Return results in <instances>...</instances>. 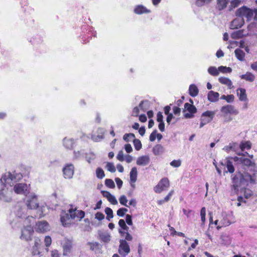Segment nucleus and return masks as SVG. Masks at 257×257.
I'll list each match as a JSON object with an SVG mask.
<instances>
[{
  "label": "nucleus",
  "mask_w": 257,
  "mask_h": 257,
  "mask_svg": "<svg viewBox=\"0 0 257 257\" xmlns=\"http://www.w3.org/2000/svg\"><path fill=\"white\" fill-rule=\"evenodd\" d=\"M255 176V174L251 176L244 171L242 172L240 171L236 172L232 178V185L231 186V189L237 193L239 188L244 189V197L246 199L249 198L252 195L253 192L251 190L246 189L245 187L249 183H256Z\"/></svg>",
  "instance_id": "nucleus-1"
},
{
  "label": "nucleus",
  "mask_w": 257,
  "mask_h": 257,
  "mask_svg": "<svg viewBox=\"0 0 257 257\" xmlns=\"http://www.w3.org/2000/svg\"><path fill=\"white\" fill-rule=\"evenodd\" d=\"M2 177L6 184L10 186L9 188H12L13 186L22 179L23 175L21 173H18L15 171L12 172H6Z\"/></svg>",
  "instance_id": "nucleus-2"
},
{
  "label": "nucleus",
  "mask_w": 257,
  "mask_h": 257,
  "mask_svg": "<svg viewBox=\"0 0 257 257\" xmlns=\"http://www.w3.org/2000/svg\"><path fill=\"white\" fill-rule=\"evenodd\" d=\"M3 181L2 177L0 178V200L10 202L12 199V189L7 187V185Z\"/></svg>",
  "instance_id": "nucleus-3"
},
{
  "label": "nucleus",
  "mask_w": 257,
  "mask_h": 257,
  "mask_svg": "<svg viewBox=\"0 0 257 257\" xmlns=\"http://www.w3.org/2000/svg\"><path fill=\"white\" fill-rule=\"evenodd\" d=\"M26 205L30 209H38L40 212L39 217H42L44 216L45 207L43 206L41 207L40 209L39 208L38 199L36 195L31 194L27 197Z\"/></svg>",
  "instance_id": "nucleus-4"
},
{
  "label": "nucleus",
  "mask_w": 257,
  "mask_h": 257,
  "mask_svg": "<svg viewBox=\"0 0 257 257\" xmlns=\"http://www.w3.org/2000/svg\"><path fill=\"white\" fill-rule=\"evenodd\" d=\"M235 16L243 19L245 18L248 21H250L253 16V10L246 6H242L236 10Z\"/></svg>",
  "instance_id": "nucleus-5"
},
{
  "label": "nucleus",
  "mask_w": 257,
  "mask_h": 257,
  "mask_svg": "<svg viewBox=\"0 0 257 257\" xmlns=\"http://www.w3.org/2000/svg\"><path fill=\"white\" fill-rule=\"evenodd\" d=\"M13 188L12 187V191L18 194H24L27 195L30 192V185L26 183H17Z\"/></svg>",
  "instance_id": "nucleus-6"
},
{
  "label": "nucleus",
  "mask_w": 257,
  "mask_h": 257,
  "mask_svg": "<svg viewBox=\"0 0 257 257\" xmlns=\"http://www.w3.org/2000/svg\"><path fill=\"white\" fill-rule=\"evenodd\" d=\"M197 112L196 107L189 103H185L184 104V109L183 112L185 113L184 116L186 118H191L194 116V114Z\"/></svg>",
  "instance_id": "nucleus-7"
},
{
  "label": "nucleus",
  "mask_w": 257,
  "mask_h": 257,
  "mask_svg": "<svg viewBox=\"0 0 257 257\" xmlns=\"http://www.w3.org/2000/svg\"><path fill=\"white\" fill-rule=\"evenodd\" d=\"M33 231V228L31 225L26 226L22 229L20 238L25 241L31 240Z\"/></svg>",
  "instance_id": "nucleus-8"
},
{
  "label": "nucleus",
  "mask_w": 257,
  "mask_h": 257,
  "mask_svg": "<svg viewBox=\"0 0 257 257\" xmlns=\"http://www.w3.org/2000/svg\"><path fill=\"white\" fill-rule=\"evenodd\" d=\"M128 243L125 240L120 239L118 247V253L122 257H125L130 252Z\"/></svg>",
  "instance_id": "nucleus-9"
},
{
  "label": "nucleus",
  "mask_w": 257,
  "mask_h": 257,
  "mask_svg": "<svg viewBox=\"0 0 257 257\" xmlns=\"http://www.w3.org/2000/svg\"><path fill=\"white\" fill-rule=\"evenodd\" d=\"M73 240L65 238L62 242L63 247V255L64 256H69L71 252L72 249Z\"/></svg>",
  "instance_id": "nucleus-10"
},
{
  "label": "nucleus",
  "mask_w": 257,
  "mask_h": 257,
  "mask_svg": "<svg viewBox=\"0 0 257 257\" xmlns=\"http://www.w3.org/2000/svg\"><path fill=\"white\" fill-rule=\"evenodd\" d=\"M170 186L169 181L168 178H164L160 180L158 185L155 187L154 190L156 193H161L164 190H166Z\"/></svg>",
  "instance_id": "nucleus-11"
},
{
  "label": "nucleus",
  "mask_w": 257,
  "mask_h": 257,
  "mask_svg": "<svg viewBox=\"0 0 257 257\" xmlns=\"http://www.w3.org/2000/svg\"><path fill=\"white\" fill-rule=\"evenodd\" d=\"M215 113V111H206L202 113L200 120L205 124L208 123L213 119Z\"/></svg>",
  "instance_id": "nucleus-12"
},
{
  "label": "nucleus",
  "mask_w": 257,
  "mask_h": 257,
  "mask_svg": "<svg viewBox=\"0 0 257 257\" xmlns=\"http://www.w3.org/2000/svg\"><path fill=\"white\" fill-rule=\"evenodd\" d=\"M35 229L38 232H45L49 230V225L46 221H39L36 223Z\"/></svg>",
  "instance_id": "nucleus-13"
},
{
  "label": "nucleus",
  "mask_w": 257,
  "mask_h": 257,
  "mask_svg": "<svg viewBox=\"0 0 257 257\" xmlns=\"http://www.w3.org/2000/svg\"><path fill=\"white\" fill-rule=\"evenodd\" d=\"M74 167L72 164H67L63 169L64 177L66 179H71L74 174Z\"/></svg>",
  "instance_id": "nucleus-14"
},
{
  "label": "nucleus",
  "mask_w": 257,
  "mask_h": 257,
  "mask_svg": "<svg viewBox=\"0 0 257 257\" xmlns=\"http://www.w3.org/2000/svg\"><path fill=\"white\" fill-rule=\"evenodd\" d=\"M233 159L234 161L240 163L245 166L252 167L253 168H255V164L248 158H245L243 157H234L233 158Z\"/></svg>",
  "instance_id": "nucleus-15"
},
{
  "label": "nucleus",
  "mask_w": 257,
  "mask_h": 257,
  "mask_svg": "<svg viewBox=\"0 0 257 257\" xmlns=\"http://www.w3.org/2000/svg\"><path fill=\"white\" fill-rule=\"evenodd\" d=\"M69 213H70V216L72 219H77L80 220L85 216V212L82 210H78L76 209H70L69 210Z\"/></svg>",
  "instance_id": "nucleus-16"
},
{
  "label": "nucleus",
  "mask_w": 257,
  "mask_h": 257,
  "mask_svg": "<svg viewBox=\"0 0 257 257\" xmlns=\"http://www.w3.org/2000/svg\"><path fill=\"white\" fill-rule=\"evenodd\" d=\"M71 217L70 216V213L69 210L66 212V211L62 212L61 214L60 220L62 225L64 226H68L71 224Z\"/></svg>",
  "instance_id": "nucleus-17"
},
{
  "label": "nucleus",
  "mask_w": 257,
  "mask_h": 257,
  "mask_svg": "<svg viewBox=\"0 0 257 257\" xmlns=\"http://www.w3.org/2000/svg\"><path fill=\"white\" fill-rule=\"evenodd\" d=\"M220 111L224 114L229 113L237 115L239 113L238 111L235 108L234 106L229 104L222 106L221 108Z\"/></svg>",
  "instance_id": "nucleus-18"
},
{
  "label": "nucleus",
  "mask_w": 257,
  "mask_h": 257,
  "mask_svg": "<svg viewBox=\"0 0 257 257\" xmlns=\"http://www.w3.org/2000/svg\"><path fill=\"white\" fill-rule=\"evenodd\" d=\"M244 21L242 18L238 17L234 19L231 23L230 28L232 29H237L241 28L244 24Z\"/></svg>",
  "instance_id": "nucleus-19"
},
{
  "label": "nucleus",
  "mask_w": 257,
  "mask_h": 257,
  "mask_svg": "<svg viewBox=\"0 0 257 257\" xmlns=\"http://www.w3.org/2000/svg\"><path fill=\"white\" fill-rule=\"evenodd\" d=\"M150 162V159L149 156L144 155L138 158L136 162L137 165L139 166H145Z\"/></svg>",
  "instance_id": "nucleus-20"
},
{
  "label": "nucleus",
  "mask_w": 257,
  "mask_h": 257,
  "mask_svg": "<svg viewBox=\"0 0 257 257\" xmlns=\"http://www.w3.org/2000/svg\"><path fill=\"white\" fill-rule=\"evenodd\" d=\"M75 142L71 138H65L63 140V146L67 149L71 150L75 146Z\"/></svg>",
  "instance_id": "nucleus-21"
},
{
  "label": "nucleus",
  "mask_w": 257,
  "mask_h": 257,
  "mask_svg": "<svg viewBox=\"0 0 257 257\" xmlns=\"http://www.w3.org/2000/svg\"><path fill=\"white\" fill-rule=\"evenodd\" d=\"M236 94L238 97V99L241 101H247V97L246 90L244 88H239L236 90Z\"/></svg>",
  "instance_id": "nucleus-22"
},
{
  "label": "nucleus",
  "mask_w": 257,
  "mask_h": 257,
  "mask_svg": "<svg viewBox=\"0 0 257 257\" xmlns=\"http://www.w3.org/2000/svg\"><path fill=\"white\" fill-rule=\"evenodd\" d=\"M219 94L217 92L211 90L207 94V99L211 102H216L218 101Z\"/></svg>",
  "instance_id": "nucleus-23"
},
{
  "label": "nucleus",
  "mask_w": 257,
  "mask_h": 257,
  "mask_svg": "<svg viewBox=\"0 0 257 257\" xmlns=\"http://www.w3.org/2000/svg\"><path fill=\"white\" fill-rule=\"evenodd\" d=\"M134 12L137 15H141L143 14L150 13L151 11L143 5H138L135 7Z\"/></svg>",
  "instance_id": "nucleus-24"
},
{
  "label": "nucleus",
  "mask_w": 257,
  "mask_h": 257,
  "mask_svg": "<svg viewBox=\"0 0 257 257\" xmlns=\"http://www.w3.org/2000/svg\"><path fill=\"white\" fill-rule=\"evenodd\" d=\"M230 0H216V8L218 11H222L225 9Z\"/></svg>",
  "instance_id": "nucleus-25"
},
{
  "label": "nucleus",
  "mask_w": 257,
  "mask_h": 257,
  "mask_svg": "<svg viewBox=\"0 0 257 257\" xmlns=\"http://www.w3.org/2000/svg\"><path fill=\"white\" fill-rule=\"evenodd\" d=\"M88 244L89 245L90 249L94 251L95 254H99L101 253V245L98 242L90 243Z\"/></svg>",
  "instance_id": "nucleus-26"
},
{
  "label": "nucleus",
  "mask_w": 257,
  "mask_h": 257,
  "mask_svg": "<svg viewBox=\"0 0 257 257\" xmlns=\"http://www.w3.org/2000/svg\"><path fill=\"white\" fill-rule=\"evenodd\" d=\"M218 81L222 84L226 85L229 89L233 88L232 81L227 77H220L218 78Z\"/></svg>",
  "instance_id": "nucleus-27"
},
{
  "label": "nucleus",
  "mask_w": 257,
  "mask_h": 257,
  "mask_svg": "<svg viewBox=\"0 0 257 257\" xmlns=\"http://www.w3.org/2000/svg\"><path fill=\"white\" fill-rule=\"evenodd\" d=\"M137 169L136 167H134L132 168L130 173V182H132V183H135L137 179Z\"/></svg>",
  "instance_id": "nucleus-28"
},
{
  "label": "nucleus",
  "mask_w": 257,
  "mask_h": 257,
  "mask_svg": "<svg viewBox=\"0 0 257 257\" xmlns=\"http://www.w3.org/2000/svg\"><path fill=\"white\" fill-rule=\"evenodd\" d=\"M189 94L192 97H195L198 94L199 90L195 84H191L189 88Z\"/></svg>",
  "instance_id": "nucleus-29"
},
{
  "label": "nucleus",
  "mask_w": 257,
  "mask_h": 257,
  "mask_svg": "<svg viewBox=\"0 0 257 257\" xmlns=\"http://www.w3.org/2000/svg\"><path fill=\"white\" fill-rule=\"evenodd\" d=\"M234 53L238 60L242 61L244 60L245 53L242 50L237 48L234 51Z\"/></svg>",
  "instance_id": "nucleus-30"
},
{
  "label": "nucleus",
  "mask_w": 257,
  "mask_h": 257,
  "mask_svg": "<svg viewBox=\"0 0 257 257\" xmlns=\"http://www.w3.org/2000/svg\"><path fill=\"white\" fill-rule=\"evenodd\" d=\"M240 78L249 82H253L255 79L254 75L250 72H246V74L241 75Z\"/></svg>",
  "instance_id": "nucleus-31"
},
{
  "label": "nucleus",
  "mask_w": 257,
  "mask_h": 257,
  "mask_svg": "<svg viewBox=\"0 0 257 257\" xmlns=\"http://www.w3.org/2000/svg\"><path fill=\"white\" fill-rule=\"evenodd\" d=\"M224 164L227 169V171H225V173L229 172L230 173H232L234 171V168L232 164V163L229 160H224Z\"/></svg>",
  "instance_id": "nucleus-32"
},
{
  "label": "nucleus",
  "mask_w": 257,
  "mask_h": 257,
  "mask_svg": "<svg viewBox=\"0 0 257 257\" xmlns=\"http://www.w3.org/2000/svg\"><path fill=\"white\" fill-rule=\"evenodd\" d=\"M241 3V0H232L230 1V5L228 7V10L231 12L234 9L237 7Z\"/></svg>",
  "instance_id": "nucleus-33"
},
{
  "label": "nucleus",
  "mask_w": 257,
  "mask_h": 257,
  "mask_svg": "<svg viewBox=\"0 0 257 257\" xmlns=\"http://www.w3.org/2000/svg\"><path fill=\"white\" fill-rule=\"evenodd\" d=\"M99 236L100 239L105 242H108L110 240V235L107 232H100Z\"/></svg>",
  "instance_id": "nucleus-34"
},
{
  "label": "nucleus",
  "mask_w": 257,
  "mask_h": 257,
  "mask_svg": "<svg viewBox=\"0 0 257 257\" xmlns=\"http://www.w3.org/2000/svg\"><path fill=\"white\" fill-rule=\"evenodd\" d=\"M25 212L26 209L24 207H19L16 210V214L19 218L25 217L26 216Z\"/></svg>",
  "instance_id": "nucleus-35"
},
{
  "label": "nucleus",
  "mask_w": 257,
  "mask_h": 257,
  "mask_svg": "<svg viewBox=\"0 0 257 257\" xmlns=\"http://www.w3.org/2000/svg\"><path fill=\"white\" fill-rule=\"evenodd\" d=\"M20 169L22 174L23 176L28 175L30 172V168L29 167L25 166L24 165H21L20 167Z\"/></svg>",
  "instance_id": "nucleus-36"
},
{
  "label": "nucleus",
  "mask_w": 257,
  "mask_h": 257,
  "mask_svg": "<svg viewBox=\"0 0 257 257\" xmlns=\"http://www.w3.org/2000/svg\"><path fill=\"white\" fill-rule=\"evenodd\" d=\"M208 73L212 76H218L219 75V71L218 68L217 69L215 67L211 66L208 69Z\"/></svg>",
  "instance_id": "nucleus-37"
},
{
  "label": "nucleus",
  "mask_w": 257,
  "mask_h": 257,
  "mask_svg": "<svg viewBox=\"0 0 257 257\" xmlns=\"http://www.w3.org/2000/svg\"><path fill=\"white\" fill-rule=\"evenodd\" d=\"M251 148V143L249 141L241 142L239 145V148L241 151H243L245 149H249Z\"/></svg>",
  "instance_id": "nucleus-38"
},
{
  "label": "nucleus",
  "mask_w": 257,
  "mask_h": 257,
  "mask_svg": "<svg viewBox=\"0 0 257 257\" xmlns=\"http://www.w3.org/2000/svg\"><path fill=\"white\" fill-rule=\"evenodd\" d=\"M243 31L238 30L233 32L231 34V37L232 39H237L241 38L243 36Z\"/></svg>",
  "instance_id": "nucleus-39"
},
{
  "label": "nucleus",
  "mask_w": 257,
  "mask_h": 257,
  "mask_svg": "<svg viewBox=\"0 0 257 257\" xmlns=\"http://www.w3.org/2000/svg\"><path fill=\"white\" fill-rule=\"evenodd\" d=\"M163 151V147L161 145H157L155 146L153 149V151L155 155H158Z\"/></svg>",
  "instance_id": "nucleus-40"
},
{
  "label": "nucleus",
  "mask_w": 257,
  "mask_h": 257,
  "mask_svg": "<svg viewBox=\"0 0 257 257\" xmlns=\"http://www.w3.org/2000/svg\"><path fill=\"white\" fill-rule=\"evenodd\" d=\"M220 99L225 100L228 103H231L234 100V96L232 94L227 95H222L221 96Z\"/></svg>",
  "instance_id": "nucleus-41"
},
{
  "label": "nucleus",
  "mask_w": 257,
  "mask_h": 257,
  "mask_svg": "<svg viewBox=\"0 0 257 257\" xmlns=\"http://www.w3.org/2000/svg\"><path fill=\"white\" fill-rule=\"evenodd\" d=\"M105 213L106 214V219L108 221H110V219L113 217V211L109 207H106L105 209Z\"/></svg>",
  "instance_id": "nucleus-42"
},
{
  "label": "nucleus",
  "mask_w": 257,
  "mask_h": 257,
  "mask_svg": "<svg viewBox=\"0 0 257 257\" xmlns=\"http://www.w3.org/2000/svg\"><path fill=\"white\" fill-rule=\"evenodd\" d=\"M218 70L223 73H231L232 69L230 67L221 66L218 67Z\"/></svg>",
  "instance_id": "nucleus-43"
},
{
  "label": "nucleus",
  "mask_w": 257,
  "mask_h": 257,
  "mask_svg": "<svg viewBox=\"0 0 257 257\" xmlns=\"http://www.w3.org/2000/svg\"><path fill=\"white\" fill-rule=\"evenodd\" d=\"M105 168L111 173H114L116 171L115 167L112 163L108 162L106 165Z\"/></svg>",
  "instance_id": "nucleus-44"
},
{
  "label": "nucleus",
  "mask_w": 257,
  "mask_h": 257,
  "mask_svg": "<svg viewBox=\"0 0 257 257\" xmlns=\"http://www.w3.org/2000/svg\"><path fill=\"white\" fill-rule=\"evenodd\" d=\"M96 175L98 178L102 179L104 176V173L101 168H98L96 170Z\"/></svg>",
  "instance_id": "nucleus-45"
},
{
  "label": "nucleus",
  "mask_w": 257,
  "mask_h": 257,
  "mask_svg": "<svg viewBox=\"0 0 257 257\" xmlns=\"http://www.w3.org/2000/svg\"><path fill=\"white\" fill-rule=\"evenodd\" d=\"M213 0H197L196 1V5L198 7H202L205 4H208Z\"/></svg>",
  "instance_id": "nucleus-46"
},
{
  "label": "nucleus",
  "mask_w": 257,
  "mask_h": 257,
  "mask_svg": "<svg viewBox=\"0 0 257 257\" xmlns=\"http://www.w3.org/2000/svg\"><path fill=\"white\" fill-rule=\"evenodd\" d=\"M133 143L136 150L139 151L142 148V143L139 140L135 139L133 141Z\"/></svg>",
  "instance_id": "nucleus-47"
},
{
  "label": "nucleus",
  "mask_w": 257,
  "mask_h": 257,
  "mask_svg": "<svg viewBox=\"0 0 257 257\" xmlns=\"http://www.w3.org/2000/svg\"><path fill=\"white\" fill-rule=\"evenodd\" d=\"M118 225L122 229L128 231L129 228L126 225L125 222L123 219H120L119 220Z\"/></svg>",
  "instance_id": "nucleus-48"
},
{
  "label": "nucleus",
  "mask_w": 257,
  "mask_h": 257,
  "mask_svg": "<svg viewBox=\"0 0 257 257\" xmlns=\"http://www.w3.org/2000/svg\"><path fill=\"white\" fill-rule=\"evenodd\" d=\"M119 201L121 205L126 207H128V205H127V199L124 195L120 196L119 198Z\"/></svg>",
  "instance_id": "nucleus-49"
},
{
  "label": "nucleus",
  "mask_w": 257,
  "mask_h": 257,
  "mask_svg": "<svg viewBox=\"0 0 257 257\" xmlns=\"http://www.w3.org/2000/svg\"><path fill=\"white\" fill-rule=\"evenodd\" d=\"M105 184L106 186L110 188H114L115 184L112 180L110 179H106L105 181Z\"/></svg>",
  "instance_id": "nucleus-50"
},
{
  "label": "nucleus",
  "mask_w": 257,
  "mask_h": 257,
  "mask_svg": "<svg viewBox=\"0 0 257 257\" xmlns=\"http://www.w3.org/2000/svg\"><path fill=\"white\" fill-rule=\"evenodd\" d=\"M130 139H133L134 140L135 139V135L134 134L129 133L124 134L123 137V139L125 142H129Z\"/></svg>",
  "instance_id": "nucleus-51"
},
{
  "label": "nucleus",
  "mask_w": 257,
  "mask_h": 257,
  "mask_svg": "<svg viewBox=\"0 0 257 257\" xmlns=\"http://www.w3.org/2000/svg\"><path fill=\"white\" fill-rule=\"evenodd\" d=\"M86 159L87 161L89 163H91V161L94 160L95 159V155L93 153H89L87 154L86 155Z\"/></svg>",
  "instance_id": "nucleus-52"
},
{
  "label": "nucleus",
  "mask_w": 257,
  "mask_h": 257,
  "mask_svg": "<svg viewBox=\"0 0 257 257\" xmlns=\"http://www.w3.org/2000/svg\"><path fill=\"white\" fill-rule=\"evenodd\" d=\"M148 103V101L147 100H143L142 101L140 104L139 107L143 111H145L148 109V106H146V104Z\"/></svg>",
  "instance_id": "nucleus-53"
},
{
  "label": "nucleus",
  "mask_w": 257,
  "mask_h": 257,
  "mask_svg": "<svg viewBox=\"0 0 257 257\" xmlns=\"http://www.w3.org/2000/svg\"><path fill=\"white\" fill-rule=\"evenodd\" d=\"M230 144L231 146V150L234 152H235L237 154H238L239 155L240 154L238 153L237 152L238 148H239V145H238L236 143H230Z\"/></svg>",
  "instance_id": "nucleus-54"
},
{
  "label": "nucleus",
  "mask_w": 257,
  "mask_h": 257,
  "mask_svg": "<svg viewBox=\"0 0 257 257\" xmlns=\"http://www.w3.org/2000/svg\"><path fill=\"white\" fill-rule=\"evenodd\" d=\"M181 162L180 160H173L170 163V165L173 167H179L181 166Z\"/></svg>",
  "instance_id": "nucleus-55"
},
{
  "label": "nucleus",
  "mask_w": 257,
  "mask_h": 257,
  "mask_svg": "<svg viewBox=\"0 0 257 257\" xmlns=\"http://www.w3.org/2000/svg\"><path fill=\"white\" fill-rule=\"evenodd\" d=\"M108 201L113 205H116L118 204V202L116 199L115 197L111 194L110 197L107 198Z\"/></svg>",
  "instance_id": "nucleus-56"
},
{
  "label": "nucleus",
  "mask_w": 257,
  "mask_h": 257,
  "mask_svg": "<svg viewBox=\"0 0 257 257\" xmlns=\"http://www.w3.org/2000/svg\"><path fill=\"white\" fill-rule=\"evenodd\" d=\"M95 218L99 221H101L104 218V215L102 213L98 212L95 215Z\"/></svg>",
  "instance_id": "nucleus-57"
},
{
  "label": "nucleus",
  "mask_w": 257,
  "mask_h": 257,
  "mask_svg": "<svg viewBox=\"0 0 257 257\" xmlns=\"http://www.w3.org/2000/svg\"><path fill=\"white\" fill-rule=\"evenodd\" d=\"M45 244L47 247H49L52 242L51 238L49 236H46L44 239Z\"/></svg>",
  "instance_id": "nucleus-58"
},
{
  "label": "nucleus",
  "mask_w": 257,
  "mask_h": 257,
  "mask_svg": "<svg viewBox=\"0 0 257 257\" xmlns=\"http://www.w3.org/2000/svg\"><path fill=\"white\" fill-rule=\"evenodd\" d=\"M117 159L121 162H122L124 160L123 151L122 150L119 151L117 155L116 156Z\"/></svg>",
  "instance_id": "nucleus-59"
},
{
  "label": "nucleus",
  "mask_w": 257,
  "mask_h": 257,
  "mask_svg": "<svg viewBox=\"0 0 257 257\" xmlns=\"http://www.w3.org/2000/svg\"><path fill=\"white\" fill-rule=\"evenodd\" d=\"M157 133V130H155L151 134V135L150 136V138H149L150 141L151 142H154L156 140Z\"/></svg>",
  "instance_id": "nucleus-60"
},
{
  "label": "nucleus",
  "mask_w": 257,
  "mask_h": 257,
  "mask_svg": "<svg viewBox=\"0 0 257 257\" xmlns=\"http://www.w3.org/2000/svg\"><path fill=\"white\" fill-rule=\"evenodd\" d=\"M125 221L128 225H133L132 217L131 215L126 214L125 216Z\"/></svg>",
  "instance_id": "nucleus-61"
},
{
  "label": "nucleus",
  "mask_w": 257,
  "mask_h": 257,
  "mask_svg": "<svg viewBox=\"0 0 257 257\" xmlns=\"http://www.w3.org/2000/svg\"><path fill=\"white\" fill-rule=\"evenodd\" d=\"M157 121L159 122H164L163 116L162 113L160 111L158 112L157 114Z\"/></svg>",
  "instance_id": "nucleus-62"
},
{
  "label": "nucleus",
  "mask_w": 257,
  "mask_h": 257,
  "mask_svg": "<svg viewBox=\"0 0 257 257\" xmlns=\"http://www.w3.org/2000/svg\"><path fill=\"white\" fill-rule=\"evenodd\" d=\"M103 136L102 135H92L91 136L92 140L94 142H98L100 140L102 139Z\"/></svg>",
  "instance_id": "nucleus-63"
},
{
  "label": "nucleus",
  "mask_w": 257,
  "mask_h": 257,
  "mask_svg": "<svg viewBox=\"0 0 257 257\" xmlns=\"http://www.w3.org/2000/svg\"><path fill=\"white\" fill-rule=\"evenodd\" d=\"M140 112V110L138 107L136 106L134 108L132 111V115L134 116H138Z\"/></svg>",
  "instance_id": "nucleus-64"
}]
</instances>
